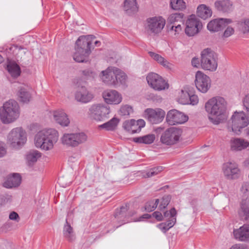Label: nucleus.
<instances>
[{
    "mask_svg": "<svg viewBox=\"0 0 249 249\" xmlns=\"http://www.w3.org/2000/svg\"><path fill=\"white\" fill-rule=\"evenodd\" d=\"M144 120L139 119L137 121L134 119L125 121L124 122L123 127L127 132L134 134L141 131L142 128L145 126Z\"/></svg>",
    "mask_w": 249,
    "mask_h": 249,
    "instance_id": "17",
    "label": "nucleus"
},
{
    "mask_svg": "<svg viewBox=\"0 0 249 249\" xmlns=\"http://www.w3.org/2000/svg\"><path fill=\"white\" fill-rule=\"evenodd\" d=\"M148 53L150 56L159 63L160 64L163 61L164 58L160 55L152 52H149Z\"/></svg>",
    "mask_w": 249,
    "mask_h": 249,
    "instance_id": "51",
    "label": "nucleus"
},
{
    "mask_svg": "<svg viewBox=\"0 0 249 249\" xmlns=\"http://www.w3.org/2000/svg\"><path fill=\"white\" fill-rule=\"evenodd\" d=\"M151 215L149 214H144L142 216H141L138 220L139 221L141 220L142 219L145 218V219H149L151 218Z\"/></svg>",
    "mask_w": 249,
    "mask_h": 249,
    "instance_id": "64",
    "label": "nucleus"
},
{
    "mask_svg": "<svg viewBox=\"0 0 249 249\" xmlns=\"http://www.w3.org/2000/svg\"><path fill=\"white\" fill-rule=\"evenodd\" d=\"M152 216L155 218L158 221H160L163 220V216L160 212L156 211L152 213Z\"/></svg>",
    "mask_w": 249,
    "mask_h": 249,
    "instance_id": "55",
    "label": "nucleus"
},
{
    "mask_svg": "<svg viewBox=\"0 0 249 249\" xmlns=\"http://www.w3.org/2000/svg\"><path fill=\"white\" fill-rule=\"evenodd\" d=\"M91 41L84 36H80L75 43V50L73 58L77 62H86L91 53Z\"/></svg>",
    "mask_w": 249,
    "mask_h": 249,
    "instance_id": "3",
    "label": "nucleus"
},
{
    "mask_svg": "<svg viewBox=\"0 0 249 249\" xmlns=\"http://www.w3.org/2000/svg\"><path fill=\"white\" fill-rule=\"evenodd\" d=\"M180 22H174V23H167V27L169 31L176 36L182 31Z\"/></svg>",
    "mask_w": 249,
    "mask_h": 249,
    "instance_id": "40",
    "label": "nucleus"
},
{
    "mask_svg": "<svg viewBox=\"0 0 249 249\" xmlns=\"http://www.w3.org/2000/svg\"><path fill=\"white\" fill-rule=\"evenodd\" d=\"M119 122V120L114 117L107 122L100 125V127L107 130H113L115 129Z\"/></svg>",
    "mask_w": 249,
    "mask_h": 249,
    "instance_id": "37",
    "label": "nucleus"
},
{
    "mask_svg": "<svg viewBox=\"0 0 249 249\" xmlns=\"http://www.w3.org/2000/svg\"><path fill=\"white\" fill-rule=\"evenodd\" d=\"M171 195H165L164 196L160 202V204L159 205V209L160 210H162L165 209L169 204L171 201Z\"/></svg>",
    "mask_w": 249,
    "mask_h": 249,
    "instance_id": "46",
    "label": "nucleus"
},
{
    "mask_svg": "<svg viewBox=\"0 0 249 249\" xmlns=\"http://www.w3.org/2000/svg\"><path fill=\"white\" fill-rule=\"evenodd\" d=\"M76 89L75 97L77 101L86 103L90 101L93 98L92 94L87 90L83 83L78 84Z\"/></svg>",
    "mask_w": 249,
    "mask_h": 249,
    "instance_id": "18",
    "label": "nucleus"
},
{
    "mask_svg": "<svg viewBox=\"0 0 249 249\" xmlns=\"http://www.w3.org/2000/svg\"><path fill=\"white\" fill-rule=\"evenodd\" d=\"M154 134H148L142 137L133 138V141L139 143L151 144L155 140Z\"/></svg>",
    "mask_w": 249,
    "mask_h": 249,
    "instance_id": "34",
    "label": "nucleus"
},
{
    "mask_svg": "<svg viewBox=\"0 0 249 249\" xmlns=\"http://www.w3.org/2000/svg\"><path fill=\"white\" fill-rule=\"evenodd\" d=\"M184 14L182 13H174L171 14L167 19V23H174V22H180L183 23Z\"/></svg>",
    "mask_w": 249,
    "mask_h": 249,
    "instance_id": "39",
    "label": "nucleus"
},
{
    "mask_svg": "<svg viewBox=\"0 0 249 249\" xmlns=\"http://www.w3.org/2000/svg\"><path fill=\"white\" fill-rule=\"evenodd\" d=\"M6 154V150L4 148L0 147V158L3 157Z\"/></svg>",
    "mask_w": 249,
    "mask_h": 249,
    "instance_id": "63",
    "label": "nucleus"
},
{
    "mask_svg": "<svg viewBox=\"0 0 249 249\" xmlns=\"http://www.w3.org/2000/svg\"><path fill=\"white\" fill-rule=\"evenodd\" d=\"M9 218L10 220H15L17 222H18L20 220L18 213L15 212H11L9 214Z\"/></svg>",
    "mask_w": 249,
    "mask_h": 249,
    "instance_id": "54",
    "label": "nucleus"
},
{
    "mask_svg": "<svg viewBox=\"0 0 249 249\" xmlns=\"http://www.w3.org/2000/svg\"><path fill=\"white\" fill-rule=\"evenodd\" d=\"M165 115L164 111L160 108L157 109L148 108L145 111V118L153 124H159L162 122Z\"/></svg>",
    "mask_w": 249,
    "mask_h": 249,
    "instance_id": "15",
    "label": "nucleus"
},
{
    "mask_svg": "<svg viewBox=\"0 0 249 249\" xmlns=\"http://www.w3.org/2000/svg\"><path fill=\"white\" fill-rule=\"evenodd\" d=\"M82 73L84 75H85L87 78L88 77H93L94 76V73L89 70H86L82 71Z\"/></svg>",
    "mask_w": 249,
    "mask_h": 249,
    "instance_id": "56",
    "label": "nucleus"
},
{
    "mask_svg": "<svg viewBox=\"0 0 249 249\" xmlns=\"http://www.w3.org/2000/svg\"><path fill=\"white\" fill-rule=\"evenodd\" d=\"M196 15L198 17L206 19L211 17L212 11L209 7L205 4H200L197 7Z\"/></svg>",
    "mask_w": 249,
    "mask_h": 249,
    "instance_id": "28",
    "label": "nucleus"
},
{
    "mask_svg": "<svg viewBox=\"0 0 249 249\" xmlns=\"http://www.w3.org/2000/svg\"><path fill=\"white\" fill-rule=\"evenodd\" d=\"M200 65L205 70L214 71L217 67V63L214 57V53L210 49L203 50L201 53Z\"/></svg>",
    "mask_w": 249,
    "mask_h": 249,
    "instance_id": "8",
    "label": "nucleus"
},
{
    "mask_svg": "<svg viewBox=\"0 0 249 249\" xmlns=\"http://www.w3.org/2000/svg\"><path fill=\"white\" fill-rule=\"evenodd\" d=\"M171 7L176 10H182L186 8L185 2L183 0H171Z\"/></svg>",
    "mask_w": 249,
    "mask_h": 249,
    "instance_id": "43",
    "label": "nucleus"
},
{
    "mask_svg": "<svg viewBox=\"0 0 249 249\" xmlns=\"http://www.w3.org/2000/svg\"><path fill=\"white\" fill-rule=\"evenodd\" d=\"M124 8L126 13L129 15L135 13L138 10L136 0H125Z\"/></svg>",
    "mask_w": 249,
    "mask_h": 249,
    "instance_id": "29",
    "label": "nucleus"
},
{
    "mask_svg": "<svg viewBox=\"0 0 249 249\" xmlns=\"http://www.w3.org/2000/svg\"><path fill=\"white\" fill-rule=\"evenodd\" d=\"M183 95L185 96V99L181 97L180 100V103L182 104H190L195 105L197 104L198 102V97L196 95H190L188 92L186 91L183 94Z\"/></svg>",
    "mask_w": 249,
    "mask_h": 249,
    "instance_id": "31",
    "label": "nucleus"
},
{
    "mask_svg": "<svg viewBox=\"0 0 249 249\" xmlns=\"http://www.w3.org/2000/svg\"><path fill=\"white\" fill-rule=\"evenodd\" d=\"M230 145L232 151H241L249 147V142L243 139L233 138L230 141Z\"/></svg>",
    "mask_w": 249,
    "mask_h": 249,
    "instance_id": "23",
    "label": "nucleus"
},
{
    "mask_svg": "<svg viewBox=\"0 0 249 249\" xmlns=\"http://www.w3.org/2000/svg\"><path fill=\"white\" fill-rule=\"evenodd\" d=\"M12 200V196L8 194H4L0 196V203L1 205L11 202Z\"/></svg>",
    "mask_w": 249,
    "mask_h": 249,
    "instance_id": "49",
    "label": "nucleus"
},
{
    "mask_svg": "<svg viewBox=\"0 0 249 249\" xmlns=\"http://www.w3.org/2000/svg\"><path fill=\"white\" fill-rule=\"evenodd\" d=\"M110 112L108 106L101 104L92 105L88 112L89 117L97 121H104L109 118Z\"/></svg>",
    "mask_w": 249,
    "mask_h": 249,
    "instance_id": "7",
    "label": "nucleus"
},
{
    "mask_svg": "<svg viewBox=\"0 0 249 249\" xmlns=\"http://www.w3.org/2000/svg\"><path fill=\"white\" fill-rule=\"evenodd\" d=\"M195 84L199 91L206 93L211 87V81L208 76L200 71H197L196 74Z\"/></svg>",
    "mask_w": 249,
    "mask_h": 249,
    "instance_id": "13",
    "label": "nucleus"
},
{
    "mask_svg": "<svg viewBox=\"0 0 249 249\" xmlns=\"http://www.w3.org/2000/svg\"><path fill=\"white\" fill-rule=\"evenodd\" d=\"M53 118L55 121L62 126H67L70 124V120L67 115L63 110L54 111Z\"/></svg>",
    "mask_w": 249,
    "mask_h": 249,
    "instance_id": "26",
    "label": "nucleus"
},
{
    "mask_svg": "<svg viewBox=\"0 0 249 249\" xmlns=\"http://www.w3.org/2000/svg\"><path fill=\"white\" fill-rule=\"evenodd\" d=\"M62 142L72 147H75V140H74L73 133L65 134L61 138Z\"/></svg>",
    "mask_w": 249,
    "mask_h": 249,
    "instance_id": "38",
    "label": "nucleus"
},
{
    "mask_svg": "<svg viewBox=\"0 0 249 249\" xmlns=\"http://www.w3.org/2000/svg\"><path fill=\"white\" fill-rule=\"evenodd\" d=\"M41 157V153L36 150L30 151L27 155V160L29 165H31L36 162Z\"/></svg>",
    "mask_w": 249,
    "mask_h": 249,
    "instance_id": "36",
    "label": "nucleus"
},
{
    "mask_svg": "<svg viewBox=\"0 0 249 249\" xmlns=\"http://www.w3.org/2000/svg\"><path fill=\"white\" fill-rule=\"evenodd\" d=\"M243 104L246 108L247 115L249 116V94H246L243 98Z\"/></svg>",
    "mask_w": 249,
    "mask_h": 249,
    "instance_id": "52",
    "label": "nucleus"
},
{
    "mask_svg": "<svg viewBox=\"0 0 249 249\" xmlns=\"http://www.w3.org/2000/svg\"><path fill=\"white\" fill-rule=\"evenodd\" d=\"M185 34L189 36L197 34L202 27V24L194 15L190 16L186 22Z\"/></svg>",
    "mask_w": 249,
    "mask_h": 249,
    "instance_id": "12",
    "label": "nucleus"
},
{
    "mask_svg": "<svg viewBox=\"0 0 249 249\" xmlns=\"http://www.w3.org/2000/svg\"><path fill=\"white\" fill-rule=\"evenodd\" d=\"M63 232L64 237L69 241L71 242L75 239L73 228L68 222L67 220H66V224L64 225Z\"/></svg>",
    "mask_w": 249,
    "mask_h": 249,
    "instance_id": "30",
    "label": "nucleus"
},
{
    "mask_svg": "<svg viewBox=\"0 0 249 249\" xmlns=\"http://www.w3.org/2000/svg\"><path fill=\"white\" fill-rule=\"evenodd\" d=\"M116 67H109L106 70L103 71L100 73V77L105 83L109 86L114 85V77Z\"/></svg>",
    "mask_w": 249,
    "mask_h": 249,
    "instance_id": "21",
    "label": "nucleus"
},
{
    "mask_svg": "<svg viewBox=\"0 0 249 249\" xmlns=\"http://www.w3.org/2000/svg\"><path fill=\"white\" fill-rule=\"evenodd\" d=\"M239 213L241 216H245V219L249 220V200L242 201Z\"/></svg>",
    "mask_w": 249,
    "mask_h": 249,
    "instance_id": "35",
    "label": "nucleus"
},
{
    "mask_svg": "<svg viewBox=\"0 0 249 249\" xmlns=\"http://www.w3.org/2000/svg\"><path fill=\"white\" fill-rule=\"evenodd\" d=\"M114 70L115 71V76L114 77L115 82L113 86L115 87L117 86L119 83L124 84L126 78L125 74L117 68H116V69H114Z\"/></svg>",
    "mask_w": 249,
    "mask_h": 249,
    "instance_id": "33",
    "label": "nucleus"
},
{
    "mask_svg": "<svg viewBox=\"0 0 249 249\" xmlns=\"http://www.w3.org/2000/svg\"><path fill=\"white\" fill-rule=\"evenodd\" d=\"M26 142V132L21 127L13 129L8 135L7 143L12 147L18 148Z\"/></svg>",
    "mask_w": 249,
    "mask_h": 249,
    "instance_id": "6",
    "label": "nucleus"
},
{
    "mask_svg": "<svg viewBox=\"0 0 249 249\" xmlns=\"http://www.w3.org/2000/svg\"><path fill=\"white\" fill-rule=\"evenodd\" d=\"M18 97L20 101L23 103H28L31 98L30 94L24 89H21L19 90Z\"/></svg>",
    "mask_w": 249,
    "mask_h": 249,
    "instance_id": "44",
    "label": "nucleus"
},
{
    "mask_svg": "<svg viewBox=\"0 0 249 249\" xmlns=\"http://www.w3.org/2000/svg\"><path fill=\"white\" fill-rule=\"evenodd\" d=\"M132 112H133L132 107L128 105L123 106L120 109V113L122 115H129Z\"/></svg>",
    "mask_w": 249,
    "mask_h": 249,
    "instance_id": "48",
    "label": "nucleus"
},
{
    "mask_svg": "<svg viewBox=\"0 0 249 249\" xmlns=\"http://www.w3.org/2000/svg\"><path fill=\"white\" fill-rule=\"evenodd\" d=\"M128 210V206L127 205L122 206L120 209H117L116 210L114 214V217L117 220L122 221L124 223H125L127 221L126 219H125L126 218L131 217L135 213V212L134 211L127 212Z\"/></svg>",
    "mask_w": 249,
    "mask_h": 249,
    "instance_id": "22",
    "label": "nucleus"
},
{
    "mask_svg": "<svg viewBox=\"0 0 249 249\" xmlns=\"http://www.w3.org/2000/svg\"><path fill=\"white\" fill-rule=\"evenodd\" d=\"M148 85L156 90H162L168 89L169 85L163 78L159 74L151 72L146 77Z\"/></svg>",
    "mask_w": 249,
    "mask_h": 249,
    "instance_id": "11",
    "label": "nucleus"
},
{
    "mask_svg": "<svg viewBox=\"0 0 249 249\" xmlns=\"http://www.w3.org/2000/svg\"><path fill=\"white\" fill-rule=\"evenodd\" d=\"M58 139V133L54 129H44L38 132L35 138V145L45 150L52 149Z\"/></svg>",
    "mask_w": 249,
    "mask_h": 249,
    "instance_id": "2",
    "label": "nucleus"
},
{
    "mask_svg": "<svg viewBox=\"0 0 249 249\" xmlns=\"http://www.w3.org/2000/svg\"><path fill=\"white\" fill-rule=\"evenodd\" d=\"M232 3L229 0H217L214 2L215 8L224 13L229 12L231 8Z\"/></svg>",
    "mask_w": 249,
    "mask_h": 249,
    "instance_id": "27",
    "label": "nucleus"
},
{
    "mask_svg": "<svg viewBox=\"0 0 249 249\" xmlns=\"http://www.w3.org/2000/svg\"><path fill=\"white\" fill-rule=\"evenodd\" d=\"M75 147L87 141V136L83 132L73 133Z\"/></svg>",
    "mask_w": 249,
    "mask_h": 249,
    "instance_id": "42",
    "label": "nucleus"
},
{
    "mask_svg": "<svg viewBox=\"0 0 249 249\" xmlns=\"http://www.w3.org/2000/svg\"><path fill=\"white\" fill-rule=\"evenodd\" d=\"M234 33V29L231 27L228 26L224 32L223 34L222 37L227 38L232 35Z\"/></svg>",
    "mask_w": 249,
    "mask_h": 249,
    "instance_id": "50",
    "label": "nucleus"
},
{
    "mask_svg": "<svg viewBox=\"0 0 249 249\" xmlns=\"http://www.w3.org/2000/svg\"><path fill=\"white\" fill-rule=\"evenodd\" d=\"M192 64L194 67H198L200 64V61L198 58L194 57L192 60Z\"/></svg>",
    "mask_w": 249,
    "mask_h": 249,
    "instance_id": "59",
    "label": "nucleus"
},
{
    "mask_svg": "<svg viewBox=\"0 0 249 249\" xmlns=\"http://www.w3.org/2000/svg\"><path fill=\"white\" fill-rule=\"evenodd\" d=\"M241 191L245 193L249 190V182H244L241 188Z\"/></svg>",
    "mask_w": 249,
    "mask_h": 249,
    "instance_id": "58",
    "label": "nucleus"
},
{
    "mask_svg": "<svg viewBox=\"0 0 249 249\" xmlns=\"http://www.w3.org/2000/svg\"><path fill=\"white\" fill-rule=\"evenodd\" d=\"M239 24H240L241 29L244 34L249 32V19H245L244 21H240Z\"/></svg>",
    "mask_w": 249,
    "mask_h": 249,
    "instance_id": "47",
    "label": "nucleus"
},
{
    "mask_svg": "<svg viewBox=\"0 0 249 249\" xmlns=\"http://www.w3.org/2000/svg\"><path fill=\"white\" fill-rule=\"evenodd\" d=\"M234 237L241 241L249 240V225L244 224L239 229L234 230Z\"/></svg>",
    "mask_w": 249,
    "mask_h": 249,
    "instance_id": "24",
    "label": "nucleus"
},
{
    "mask_svg": "<svg viewBox=\"0 0 249 249\" xmlns=\"http://www.w3.org/2000/svg\"><path fill=\"white\" fill-rule=\"evenodd\" d=\"M230 249H246L242 244H235L233 245Z\"/></svg>",
    "mask_w": 249,
    "mask_h": 249,
    "instance_id": "60",
    "label": "nucleus"
},
{
    "mask_svg": "<svg viewBox=\"0 0 249 249\" xmlns=\"http://www.w3.org/2000/svg\"><path fill=\"white\" fill-rule=\"evenodd\" d=\"M227 103L220 96L213 97L205 105V110L209 114V119L213 124H218L226 119Z\"/></svg>",
    "mask_w": 249,
    "mask_h": 249,
    "instance_id": "1",
    "label": "nucleus"
},
{
    "mask_svg": "<svg viewBox=\"0 0 249 249\" xmlns=\"http://www.w3.org/2000/svg\"><path fill=\"white\" fill-rule=\"evenodd\" d=\"M249 118L243 111L234 112L228 121V129L236 134H240L243 129L249 124Z\"/></svg>",
    "mask_w": 249,
    "mask_h": 249,
    "instance_id": "5",
    "label": "nucleus"
},
{
    "mask_svg": "<svg viewBox=\"0 0 249 249\" xmlns=\"http://www.w3.org/2000/svg\"><path fill=\"white\" fill-rule=\"evenodd\" d=\"M177 211L175 208H172L169 211H166L164 212L163 217L166 218L167 220H173L175 219V223L176 222V216Z\"/></svg>",
    "mask_w": 249,
    "mask_h": 249,
    "instance_id": "45",
    "label": "nucleus"
},
{
    "mask_svg": "<svg viewBox=\"0 0 249 249\" xmlns=\"http://www.w3.org/2000/svg\"><path fill=\"white\" fill-rule=\"evenodd\" d=\"M154 171H153V168L150 169L146 174V176L145 177L146 178H150L153 176H154Z\"/></svg>",
    "mask_w": 249,
    "mask_h": 249,
    "instance_id": "62",
    "label": "nucleus"
},
{
    "mask_svg": "<svg viewBox=\"0 0 249 249\" xmlns=\"http://www.w3.org/2000/svg\"><path fill=\"white\" fill-rule=\"evenodd\" d=\"M160 64L168 69H171L172 66V64L169 63L167 60H166L164 58L163 59V61H162Z\"/></svg>",
    "mask_w": 249,
    "mask_h": 249,
    "instance_id": "57",
    "label": "nucleus"
},
{
    "mask_svg": "<svg viewBox=\"0 0 249 249\" xmlns=\"http://www.w3.org/2000/svg\"><path fill=\"white\" fill-rule=\"evenodd\" d=\"M21 180V178L19 174L14 173L12 176L8 177L3 185L4 187L7 188L17 187L20 184Z\"/></svg>",
    "mask_w": 249,
    "mask_h": 249,
    "instance_id": "25",
    "label": "nucleus"
},
{
    "mask_svg": "<svg viewBox=\"0 0 249 249\" xmlns=\"http://www.w3.org/2000/svg\"><path fill=\"white\" fill-rule=\"evenodd\" d=\"M182 132V130L180 128L176 127H170L162 134L160 141L167 145L175 144L179 141Z\"/></svg>",
    "mask_w": 249,
    "mask_h": 249,
    "instance_id": "9",
    "label": "nucleus"
},
{
    "mask_svg": "<svg viewBox=\"0 0 249 249\" xmlns=\"http://www.w3.org/2000/svg\"><path fill=\"white\" fill-rule=\"evenodd\" d=\"M162 170V167L158 166L156 167L153 168V171H154L155 176L158 174Z\"/></svg>",
    "mask_w": 249,
    "mask_h": 249,
    "instance_id": "61",
    "label": "nucleus"
},
{
    "mask_svg": "<svg viewBox=\"0 0 249 249\" xmlns=\"http://www.w3.org/2000/svg\"><path fill=\"white\" fill-rule=\"evenodd\" d=\"M222 170L224 175L228 179H235L239 176L240 170L238 165L234 162L229 161L224 163Z\"/></svg>",
    "mask_w": 249,
    "mask_h": 249,
    "instance_id": "16",
    "label": "nucleus"
},
{
    "mask_svg": "<svg viewBox=\"0 0 249 249\" xmlns=\"http://www.w3.org/2000/svg\"><path fill=\"white\" fill-rule=\"evenodd\" d=\"M19 106L13 100L5 102L0 109V118L4 124H9L15 121L19 117Z\"/></svg>",
    "mask_w": 249,
    "mask_h": 249,
    "instance_id": "4",
    "label": "nucleus"
},
{
    "mask_svg": "<svg viewBox=\"0 0 249 249\" xmlns=\"http://www.w3.org/2000/svg\"><path fill=\"white\" fill-rule=\"evenodd\" d=\"M105 101L108 104H118L122 101L120 94L115 90H107L103 92Z\"/></svg>",
    "mask_w": 249,
    "mask_h": 249,
    "instance_id": "20",
    "label": "nucleus"
},
{
    "mask_svg": "<svg viewBox=\"0 0 249 249\" xmlns=\"http://www.w3.org/2000/svg\"><path fill=\"white\" fill-rule=\"evenodd\" d=\"M165 24V20L161 17L150 18L146 20V29L149 34L154 35L160 33Z\"/></svg>",
    "mask_w": 249,
    "mask_h": 249,
    "instance_id": "10",
    "label": "nucleus"
},
{
    "mask_svg": "<svg viewBox=\"0 0 249 249\" xmlns=\"http://www.w3.org/2000/svg\"><path fill=\"white\" fill-rule=\"evenodd\" d=\"M232 20L228 18H216L210 21L208 25V29L212 32H216L225 28Z\"/></svg>",
    "mask_w": 249,
    "mask_h": 249,
    "instance_id": "19",
    "label": "nucleus"
},
{
    "mask_svg": "<svg viewBox=\"0 0 249 249\" xmlns=\"http://www.w3.org/2000/svg\"><path fill=\"white\" fill-rule=\"evenodd\" d=\"M166 121L170 125L183 124L188 120V117L184 113L176 109L169 111L166 115Z\"/></svg>",
    "mask_w": 249,
    "mask_h": 249,
    "instance_id": "14",
    "label": "nucleus"
},
{
    "mask_svg": "<svg viewBox=\"0 0 249 249\" xmlns=\"http://www.w3.org/2000/svg\"><path fill=\"white\" fill-rule=\"evenodd\" d=\"M7 70L11 76L17 77L20 74V68L19 66L14 62H10L7 65Z\"/></svg>",
    "mask_w": 249,
    "mask_h": 249,
    "instance_id": "32",
    "label": "nucleus"
},
{
    "mask_svg": "<svg viewBox=\"0 0 249 249\" xmlns=\"http://www.w3.org/2000/svg\"><path fill=\"white\" fill-rule=\"evenodd\" d=\"M144 209L148 212L153 211L156 209L155 206L153 205V200L147 202L145 204Z\"/></svg>",
    "mask_w": 249,
    "mask_h": 249,
    "instance_id": "53",
    "label": "nucleus"
},
{
    "mask_svg": "<svg viewBox=\"0 0 249 249\" xmlns=\"http://www.w3.org/2000/svg\"><path fill=\"white\" fill-rule=\"evenodd\" d=\"M175 224V220H168L166 222L161 223L157 225V227L161 230V231L165 233L171 228L173 227Z\"/></svg>",
    "mask_w": 249,
    "mask_h": 249,
    "instance_id": "41",
    "label": "nucleus"
}]
</instances>
